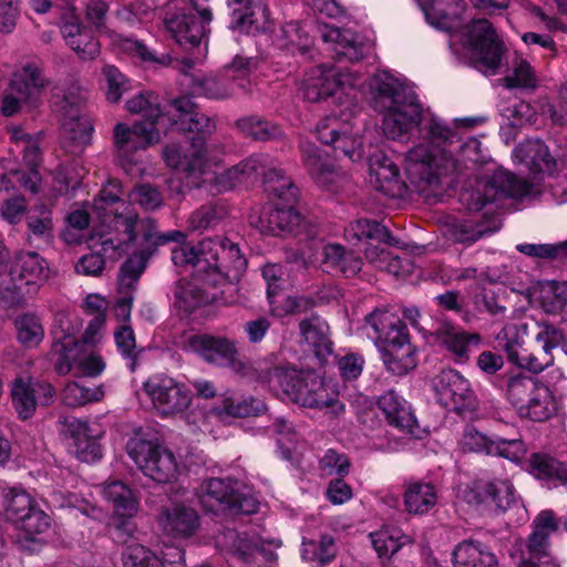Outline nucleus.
Here are the masks:
<instances>
[{"label": "nucleus", "mask_w": 567, "mask_h": 567, "mask_svg": "<svg viewBox=\"0 0 567 567\" xmlns=\"http://www.w3.org/2000/svg\"><path fill=\"white\" fill-rule=\"evenodd\" d=\"M175 266H192V279L175 291L176 305L186 312L218 300L217 287L238 281L247 268L239 246L228 238H205L197 245L172 250Z\"/></svg>", "instance_id": "nucleus-3"}, {"label": "nucleus", "mask_w": 567, "mask_h": 567, "mask_svg": "<svg viewBox=\"0 0 567 567\" xmlns=\"http://www.w3.org/2000/svg\"><path fill=\"white\" fill-rule=\"evenodd\" d=\"M467 306L473 315V318L477 313H488L492 316L502 315L506 308L498 303L497 297L494 291L486 289L483 286H476L474 292L471 296V300Z\"/></svg>", "instance_id": "nucleus-53"}, {"label": "nucleus", "mask_w": 567, "mask_h": 567, "mask_svg": "<svg viewBox=\"0 0 567 567\" xmlns=\"http://www.w3.org/2000/svg\"><path fill=\"white\" fill-rule=\"evenodd\" d=\"M227 3L230 9V29L246 34H254L259 30L255 19V0H228Z\"/></svg>", "instance_id": "nucleus-46"}, {"label": "nucleus", "mask_w": 567, "mask_h": 567, "mask_svg": "<svg viewBox=\"0 0 567 567\" xmlns=\"http://www.w3.org/2000/svg\"><path fill=\"white\" fill-rule=\"evenodd\" d=\"M308 27L307 23L297 20L285 22L275 35L278 47L292 52H305L312 42Z\"/></svg>", "instance_id": "nucleus-44"}, {"label": "nucleus", "mask_w": 567, "mask_h": 567, "mask_svg": "<svg viewBox=\"0 0 567 567\" xmlns=\"http://www.w3.org/2000/svg\"><path fill=\"white\" fill-rule=\"evenodd\" d=\"M463 9L462 0H430L423 7L426 21L437 30L447 33L458 25Z\"/></svg>", "instance_id": "nucleus-34"}, {"label": "nucleus", "mask_w": 567, "mask_h": 567, "mask_svg": "<svg viewBox=\"0 0 567 567\" xmlns=\"http://www.w3.org/2000/svg\"><path fill=\"white\" fill-rule=\"evenodd\" d=\"M4 517L22 530L19 544L22 548L34 551L41 546L40 535L51 526L49 515L41 509L33 498H2Z\"/></svg>", "instance_id": "nucleus-11"}, {"label": "nucleus", "mask_w": 567, "mask_h": 567, "mask_svg": "<svg viewBox=\"0 0 567 567\" xmlns=\"http://www.w3.org/2000/svg\"><path fill=\"white\" fill-rule=\"evenodd\" d=\"M543 532H532L520 551L518 567H547L550 561V542Z\"/></svg>", "instance_id": "nucleus-40"}, {"label": "nucleus", "mask_w": 567, "mask_h": 567, "mask_svg": "<svg viewBox=\"0 0 567 567\" xmlns=\"http://www.w3.org/2000/svg\"><path fill=\"white\" fill-rule=\"evenodd\" d=\"M289 400L305 408L323 411L331 417H338L344 412V404L338 395L330 393L323 380L313 373H301Z\"/></svg>", "instance_id": "nucleus-17"}, {"label": "nucleus", "mask_w": 567, "mask_h": 567, "mask_svg": "<svg viewBox=\"0 0 567 567\" xmlns=\"http://www.w3.org/2000/svg\"><path fill=\"white\" fill-rule=\"evenodd\" d=\"M61 33L81 60H93L100 54L99 40L90 28L81 23L73 6H68L61 16Z\"/></svg>", "instance_id": "nucleus-22"}, {"label": "nucleus", "mask_w": 567, "mask_h": 567, "mask_svg": "<svg viewBox=\"0 0 567 567\" xmlns=\"http://www.w3.org/2000/svg\"><path fill=\"white\" fill-rule=\"evenodd\" d=\"M236 126L246 137L255 141L266 142L278 140L282 136L280 126L257 115L238 118Z\"/></svg>", "instance_id": "nucleus-47"}, {"label": "nucleus", "mask_w": 567, "mask_h": 567, "mask_svg": "<svg viewBox=\"0 0 567 567\" xmlns=\"http://www.w3.org/2000/svg\"><path fill=\"white\" fill-rule=\"evenodd\" d=\"M365 323L372 330L368 336L380 350L389 372L401 377L415 368V349L410 341L408 328L394 312L375 309L365 316Z\"/></svg>", "instance_id": "nucleus-6"}, {"label": "nucleus", "mask_w": 567, "mask_h": 567, "mask_svg": "<svg viewBox=\"0 0 567 567\" xmlns=\"http://www.w3.org/2000/svg\"><path fill=\"white\" fill-rule=\"evenodd\" d=\"M302 163L313 182L322 189L337 193L342 188L346 176L315 145L305 144L301 148Z\"/></svg>", "instance_id": "nucleus-26"}, {"label": "nucleus", "mask_w": 567, "mask_h": 567, "mask_svg": "<svg viewBox=\"0 0 567 567\" xmlns=\"http://www.w3.org/2000/svg\"><path fill=\"white\" fill-rule=\"evenodd\" d=\"M82 344L80 341L65 337L62 340L53 342L51 348V360L55 371L61 374H68L74 364L79 365Z\"/></svg>", "instance_id": "nucleus-45"}, {"label": "nucleus", "mask_w": 567, "mask_h": 567, "mask_svg": "<svg viewBox=\"0 0 567 567\" xmlns=\"http://www.w3.org/2000/svg\"><path fill=\"white\" fill-rule=\"evenodd\" d=\"M454 567H498V559L486 545L474 539L458 543L453 550Z\"/></svg>", "instance_id": "nucleus-36"}, {"label": "nucleus", "mask_w": 567, "mask_h": 567, "mask_svg": "<svg viewBox=\"0 0 567 567\" xmlns=\"http://www.w3.org/2000/svg\"><path fill=\"white\" fill-rule=\"evenodd\" d=\"M48 84L49 80L43 73L42 64L30 61L13 72L10 87L11 92L24 100L25 105L35 107Z\"/></svg>", "instance_id": "nucleus-27"}, {"label": "nucleus", "mask_w": 567, "mask_h": 567, "mask_svg": "<svg viewBox=\"0 0 567 567\" xmlns=\"http://www.w3.org/2000/svg\"><path fill=\"white\" fill-rule=\"evenodd\" d=\"M347 231L358 240L374 239L394 247H398L400 244V240L392 236L388 227L377 220L358 219L350 224Z\"/></svg>", "instance_id": "nucleus-49"}, {"label": "nucleus", "mask_w": 567, "mask_h": 567, "mask_svg": "<svg viewBox=\"0 0 567 567\" xmlns=\"http://www.w3.org/2000/svg\"><path fill=\"white\" fill-rule=\"evenodd\" d=\"M535 193V185L525 178H520L507 171L498 169L485 182L482 192L472 194V210H482L487 204H493L503 198L523 199Z\"/></svg>", "instance_id": "nucleus-14"}, {"label": "nucleus", "mask_w": 567, "mask_h": 567, "mask_svg": "<svg viewBox=\"0 0 567 567\" xmlns=\"http://www.w3.org/2000/svg\"><path fill=\"white\" fill-rule=\"evenodd\" d=\"M62 137L73 145L84 147L91 143L93 125L82 115V103L78 96L65 95L60 104Z\"/></svg>", "instance_id": "nucleus-23"}, {"label": "nucleus", "mask_w": 567, "mask_h": 567, "mask_svg": "<svg viewBox=\"0 0 567 567\" xmlns=\"http://www.w3.org/2000/svg\"><path fill=\"white\" fill-rule=\"evenodd\" d=\"M423 131L432 146L421 143L411 148L405 157L406 176L419 192L437 185L443 176L460 172L458 161L451 152L441 147V144L453 142L454 131L437 117H431Z\"/></svg>", "instance_id": "nucleus-4"}, {"label": "nucleus", "mask_w": 567, "mask_h": 567, "mask_svg": "<svg viewBox=\"0 0 567 567\" xmlns=\"http://www.w3.org/2000/svg\"><path fill=\"white\" fill-rule=\"evenodd\" d=\"M143 388L154 408L162 415L184 412L192 402L187 386L166 374L150 377Z\"/></svg>", "instance_id": "nucleus-15"}, {"label": "nucleus", "mask_w": 567, "mask_h": 567, "mask_svg": "<svg viewBox=\"0 0 567 567\" xmlns=\"http://www.w3.org/2000/svg\"><path fill=\"white\" fill-rule=\"evenodd\" d=\"M99 220V226L96 229V236L100 237V230H101V220ZM99 246H101V238H99ZM92 248L94 251L83 255L75 265V271L78 274L84 275V276H93L97 277L102 275L104 268H105V261L109 259V257L105 256L104 251L102 250V247L97 248V244H93Z\"/></svg>", "instance_id": "nucleus-56"}, {"label": "nucleus", "mask_w": 567, "mask_h": 567, "mask_svg": "<svg viewBox=\"0 0 567 567\" xmlns=\"http://www.w3.org/2000/svg\"><path fill=\"white\" fill-rule=\"evenodd\" d=\"M252 71V60L236 55L230 64L225 68V78L228 83L235 87L248 91L250 87V74Z\"/></svg>", "instance_id": "nucleus-55"}, {"label": "nucleus", "mask_w": 567, "mask_h": 567, "mask_svg": "<svg viewBox=\"0 0 567 567\" xmlns=\"http://www.w3.org/2000/svg\"><path fill=\"white\" fill-rule=\"evenodd\" d=\"M514 365L522 370H526L534 374H539L547 368L554 364V354L546 353L542 349L540 351H528L527 349H523L519 352L517 359L513 362Z\"/></svg>", "instance_id": "nucleus-57"}, {"label": "nucleus", "mask_w": 567, "mask_h": 567, "mask_svg": "<svg viewBox=\"0 0 567 567\" xmlns=\"http://www.w3.org/2000/svg\"><path fill=\"white\" fill-rule=\"evenodd\" d=\"M114 342L122 357L128 360L130 369L134 371L138 352L136 350L135 333L132 327L128 324H121L116 328L114 331Z\"/></svg>", "instance_id": "nucleus-59"}, {"label": "nucleus", "mask_w": 567, "mask_h": 567, "mask_svg": "<svg viewBox=\"0 0 567 567\" xmlns=\"http://www.w3.org/2000/svg\"><path fill=\"white\" fill-rule=\"evenodd\" d=\"M274 166V159L265 153H256L243 159L238 164L225 169L214 177L213 189L216 193H226L233 190L237 185L264 176L266 183V174Z\"/></svg>", "instance_id": "nucleus-21"}, {"label": "nucleus", "mask_w": 567, "mask_h": 567, "mask_svg": "<svg viewBox=\"0 0 567 567\" xmlns=\"http://www.w3.org/2000/svg\"><path fill=\"white\" fill-rule=\"evenodd\" d=\"M370 182L390 197H400L404 190L399 166L382 152L373 153L369 158Z\"/></svg>", "instance_id": "nucleus-29"}, {"label": "nucleus", "mask_w": 567, "mask_h": 567, "mask_svg": "<svg viewBox=\"0 0 567 567\" xmlns=\"http://www.w3.org/2000/svg\"><path fill=\"white\" fill-rule=\"evenodd\" d=\"M322 262L328 270L347 278L355 276L363 265L360 256L352 250H347L340 244H328L323 247Z\"/></svg>", "instance_id": "nucleus-39"}, {"label": "nucleus", "mask_w": 567, "mask_h": 567, "mask_svg": "<svg viewBox=\"0 0 567 567\" xmlns=\"http://www.w3.org/2000/svg\"><path fill=\"white\" fill-rule=\"evenodd\" d=\"M68 429L74 439L75 454L80 461L92 463L102 457V447L96 440L89 436L86 422L73 419L68 423Z\"/></svg>", "instance_id": "nucleus-41"}, {"label": "nucleus", "mask_w": 567, "mask_h": 567, "mask_svg": "<svg viewBox=\"0 0 567 567\" xmlns=\"http://www.w3.org/2000/svg\"><path fill=\"white\" fill-rule=\"evenodd\" d=\"M380 558H391L403 546L411 544V537L393 526H383L369 535Z\"/></svg>", "instance_id": "nucleus-43"}, {"label": "nucleus", "mask_w": 567, "mask_h": 567, "mask_svg": "<svg viewBox=\"0 0 567 567\" xmlns=\"http://www.w3.org/2000/svg\"><path fill=\"white\" fill-rule=\"evenodd\" d=\"M122 184L110 179L93 200V213L101 220V247L110 260L124 255L117 284L120 289L133 290L147 268L150 258L159 246L168 243L183 244L186 235L181 230L161 233L152 218H138L131 204L123 198Z\"/></svg>", "instance_id": "nucleus-2"}, {"label": "nucleus", "mask_w": 567, "mask_h": 567, "mask_svg": "<svg viewBox=\"0 0 567 567\" xmlns=\"http://www.w3.org/2000/svg\"><path fill=\"white\" fill-rule=\"evenodd\" d=\"M190 349L207 363L231 368L240 375H247L249 367L238 360L237 344L234 340L210 334H195L189 339Z\"/></svg>", "instance_id": "nucleus-16"}, {"label": "nucleus", "mask_w": 567, "mask_h": 567, "mask_svg": "<svg viewBox=\"0 0 567 567\" xmlns=\"http://www.w3.org/2000/svg\"><path fill=\"white\" fill-rule=\"evenodd\" d=\"M389 425L401 432L412 434L417 421L411 404L396 391L389 390L381 394L377 401Z\"/></svg>", "instance_id": "nucleus-31"}, {"label": "nucleus", "mask_w": 567, "mask_h": 567, "mask_svg": "<svg viewBox=\"0 0 567 567\" xmlns=\"http://www.w3.org/2000/svg\"><path fill=\"white\" fill-rule=\"evenodd\" d=\"M432 386L437 402L457 413L472 410L475 394L470 382L456 370H442L432 380Z\"/></svg>", "instance_id": "nucleus-18"}, {"label": "nucleus", "mask_w": 567, "mask_h": 567, "mask_svg": "<svg viewBox=\"0 0 567 567\" xmlns=\"http://www.w3.org/2000/svg\"><path fill=\"white\" fill-rule=\"evenodd\" d=\"M54 394L50 383L32 378H16L11 385L12 406L22 421L30 420L39 405H49Z\"/></svg>", "instance_id": "nucleus-19"}, {"label": "nucleus", "mask_w": 567, "mask_h": 567, "mask_svg": "<svg viewBox=\"0 0 567 567\" xmlns=\"http://www.w3.org/2000/svg\"><path fill=\"white\" fill-rule=\"evenodd\" d=\"M514 156L534 175H553L557 168V162L550 154L548 146L538 138L519 143L514 150Z\"/></svg>", "instance_id": "nucleus-32"}, {"label": "nucleus", "mask_w": 567, "mask_h": 567, "mask_svg": "<svg viewBox=\"0 0 567 567\" xmlns=\"http://www.w3.org/2000/svg\"><path fill=\"white\" fill-rule=\"evenodd\" d=\"M9 276L19 287L25 286L28 292H37L48 281L50 268L39 252L20 250L10 260Z\"/></svg>", "instance_id": "nucleus-20"}, {"label": "nucleus", "mask_w": 567, "mask_h": 567, "mask_svg": "<svg viewBox=\"0 0 567 567\" xmlns=\"http://www.w3.org/2000/svg\"><path fill=\"white\" fill-rule=\"evenodd\" d=\"M17 340L24 348H37L44 338V328L41 319L35 313L27 312L14 320Z\"/></svg>", "instance_id": "nucleus-48"}, {"label": "nucleus", "mask_w": 567, "mask_h": 567, "mask_svg": "<svg viewBox=\"0 0 567 567\" xmlns=\"http://www.w3.org/2000/svg\"><path fill=\"white\" fill-rule=\"evenodd\" d=\"M203 506L216 517L251 515L258 511V498H204Z\"/></svg>", "instance_id": "nucleus-42"}, {"label": "nucleus", "mask_w": 567, "mask_h": 567, "mask_svg": "<svg viewBox=\"0 0 567 567\" xmlns=\"http://www.w3.org/2000/svg\"><path fill=\"white\" fill-rule=\"evenodd\" d=\"M527 334V324L508 323L497 333L496 341L507 360L513 363L524 349V338Z\"/></svg>", "instance_id": "nucleus-51"}, {"label": "nucleus", "mask_w": 567, "mask_h": 567, "mask_svg": "<svg viewBox=\"0 0 567 567\" xmlns=\"http://www.w3.org/2000/svg\"><path fill=\"white\" fill-rule=\"evenodd\" d=\"M239 482L231 477H212L203 482V496H241Z\"/></svg>", "instance_id": "nucleus-63"}, {"label": "nucleus", "mask_w": 567, "mask_h": 567, "mask_svg": "<svg viewBox=\"0 0 567 567\" xmlns=\"http://www.w3.org/2000/svg\"><path fill=\"white\" fill-rule=\"evenodd\" d=\"M349 81L334 68L319 65L310 71L303 80L302 91L306 100L318 102L324 97L334 95Z\"/></svg>", "instance_id": "nucleus-30"}, {"label": "nucleus", "mask_w": 567, "mask_h": 567, "mask_svg": "<svg viewBox=\"0 0 567 567\" xmlns=\"http://www.w3.org/2000/svg\"><path fill=\"white\" fill-rule=\"evenodd\" d=\"M127 111L140 113L144 121L132 126L117 123L113 130L114 146L117 155L128 162H134V154L159 141L156 123L172 131L195 133L185 145L169 144L163 151L167 166L187 176H199L206 166V141L215 132V121L196 110L188 96H178L167 101L164 106L158 96L152 92L140 93L126 102Z\"/></svg>", "instance_id": "nucleus-1"}, {"label": "nucleus", "mask_w": 567, "mask_h": 567, "mask_svg": "<svg viewBox=\"0 0 567 567\" xmlns=\"http://www.w3.org/2000/svg\"><path fill=\"white\" fill-rule=\"evenodd\" d=\"M372 106L383 113L382 130L388 138H403L421 122L422 106L416 94L386 71L371 81Z\"/></svg>", "instance_id": "nucleus-5"}, {"label": "nucleus", "mask_w": 567, "mask_h": 567, "mask_svg": "<svg viewBox=\"0 0 567 567\" xmlns=\"http://www.w3.org/2000/svg\"><path fill=\"white\" fill-rule=\"evenodd\" d=\"M505 395L516 408L519 417L532 422H547L559 411V400L555 391L542 380L522 372L507 378Z\"/></svg>", "instance_id": "nucleus-8"}, {"label": "nucleus", "mask_w": 567, "mask_h": 567, "mask_svg": "<svg viewBox=\"0 0 567 567\" xmlns=\"http://www.w3.org/2000/svg\"><path fill=\"white\" fill-rule=\"evenodd\" d=\"M317 137L321 143L331 145L337 157L344 156L352 162L362 157L361 140L350 132L349 125H343L341 128L334 116H329L318 124Z\"/></svg>", "instance_id": "nucleus-24"}, {"label": "nucleus", "mask_w": 567, "mask_h": 567, "mask_svg": "<svg viewBox=\"0 0 567 567\" xmlns=\"http://www.w3.org/2000/svg\"><path fill=\"white\" fill-rule=\"evenodd\" d=\"M503 84L507 89H535L536 87V75L530 64L524 60L514 68L512 74L506 75L503 79Z\"/></svg>", "instance_id": "nucleus-61"}, {"label": "nucleus", "mask_w": 567, "mask_h": 567, "mask_svg": "<svg viewBox=\"0 0 567 567\" xmlns=\"http://www.w3.org/2000/svg\"><path fill=\"white\" fill-rule=\"evenodd\" d=\"M528 466L536 478L567 488V461H559L547 453H533Z\"/></svg>", "instance_id": "nucleus-38"}, {"label": "nucleus", "mask_w": 567, "mask_h": 567, "mask_svg": "<svg viewBox=\"0 0 567 567\" xmlns=\"http://www.w3.org/2000/svg\"><path fill=\"white\" fill-rule=\"evenodd\" d=\"M434 303L441 311L453 312L465 322L473 320L470 307L463 302L461 292L457 290H445L433 298Z\"/></svg>", "instance_id": "nucleus-58"}, {"label": "nucleus", "mask_w": 567, "mask_h": 567, "mask_svg": "<svg viewBox=\"0 0 567 567\" xmlns=\"http://www.w3.org/2000/svg\"><path fill=\"white\" fill-rule=\"evenodd\" d=\"M127 453L141 471L158 484L175 482L179 465L174 453L167 447L144 439H131Z\"/></svg>", "instance_id": "nucleus-10"}, {"label": "nucleus", "mask_w": 567, "mask_h": 567, "mask_svg": "<svg viewBox=\"0 0 567 567\" xmlns=\"http://www.w3.org/2000/svg\"><path fill=\"white\" fill-rule=\"evenodd\" d=\"M433 334L439 344L444 347L457 363L467 362L471 344L477 346L481 341L478 333L463 331L447 322L441 323Z\"/></svg>", "instance_id": "nucleus-33"}, {"label": "nucleus", "mask_w": 567, "mask_h": 567, "mask_svg": "<svg viewBox=\"0 0 567 567\" xmlns=\"http://www.w3.org/2000/svg\"><path fill=\"white\" fill-rule=\"evenodd\" d=\"M228 215L226 205L221 202L208 203L192 213L188 223L189 228L204 231L216 227Z\"/></svg>", "instance_id": "nucleus-50"}, {"label": "nucleus", "mask_w": 567, "mask_h": 567, "mask_svg": "<svg viewBox=\"0 0 567 567\" xmlns=\"http://www.w3.org/2000/svg\"><path fill=\"white\" fill-rule=\"evenodd\" d=\"M213 20V13L209 8L199 9L197 6L175 8L172 11V4H168L164 17V28L171 39L174 40L184 50L200 51V44L204 43V50H207V37L209 33V23Z\"/></svg>", "instance_id": "nucleus-9"}, {"label": "nucleus", "mask_w": 567, "mask_h": 567, "mask_svg": "<svg viewBox=\"0 0 567 567\" xmlns=\"http://www.w3.org/2000/svg\"><path fill=\"white\" fill-rule=\"evenodd\" d=\"M257 380L267 384L276 395H291L301 372L288 365L272 367L268 363H260L256 369Z\"/></svg>", "instance_id": "nucleus-35"}, {"label": "nucleus", "mask_w": 567, "mask_h": 567, "mask_svg": "<svg viewBox=\"0 0 567 567\" xmlns=\"http://www.w3.org/2000/svg\"><path fill=\"white\" fill-rule=\"evenodd\" d=\"M320 33L322 41L331 45L329 50L339 62H358L362 60L370 50L364 39L349 29L324 25L320 30Z\"/></svg>", "instance_id": "nucleus-25"}, {"label": "nucleus", "mask_w": 567, "mask_h": 567, "mask_svg": "<svg viewBox=\"0 0 567 567\" xmlns=\"http://www.w3.org/2000/svg\"><path fill=\"white\" fill-rule=\"evenodd\" d=\"M218 410L220 414L234 417H250L262 414L267 406L262 400L252 396L241 399L226 398Z\"/></svg>", "instance_id": "nucleus-52"}, {"label": "nucleus", "mask_w": 567, "mask_h": 567, "mask_svg": "<svg viewBox=\"0 0 567 567\" xmlns=\"http://www.w3.org/2000/svg\"><path fill=\"white\" fill-rule=\"evenodd\" d=\"M302 338L313 349L316 357L324 361L333 352V343L329 337V326L318 315L302 320L299 323Z\"/></svg>", "instance_id": "nucleus-37"}, {"label": "nucleus", "mask_w": 567, "mask_h": 567, "mask_svg": "<svg viewBox=\"0 0 567 567\" xmlns=\"http://www.w3.org/2000/svg\"><path fill=\"white\" fill-rule=\"evenodd\" d=\"M193 91L197 95L214 100L227 99L234 93L233 86L223 76H206L194 80Z\"/></svg>", "instance_id": "nucleus-54"}, {"label": "nucleus", "mask_w": 567, "mask_h": 567, "mask_svg": "<svg viewBox=\"0 0 567 567\" xmlns=\"http://www.w3.org/2000/svg\"><path fill=\"white\" fill-rule=\"evenodd\" d=\"M463 39L472 52L474 66L485 74H496L504 45L493 24L486 19L473 20L465 27Z\"/></svg>", "instance_id": "nucleus-12"}, {"label": "nucleus", "mask_w": 567, "mask_h": 567, "mask_svg": "<svg viewBox=\"0 0 567 567\" xmlns=\"http://www.w3.org/2000/svg\"><path fill=\"white\" fill-rule=\"evenodd\" d=\"M124 567H165L161 559L150 549L132 543L123 553Z\"/></svg>", "instance_id": "nucleus-60"}, {"label": "nucleus", "mask_w": 567, "mask_h": 567, "mask_svg": "<svg viewBox=\"0 0 567 567\" xmlns=\"http://www.w3.org/2000/svg\"><path fill=\"white\" fill-rule=\"evenodd\" d=\"M158 523L173 538L186 539L195 535L200 526L196 509L182 503H173L162 509Z\"/></svg>", "instance_id": "nucleus-28"}, {"label": "nucleus", "mask_w": 567, "mask_h": 567, "mask_svg": "<svg viewBox=\"0 0 567 567\" xmlns=\"http://www.w3.org/2000/svg\"><path fill=\"white\" fill-rule=\"evenodd\" d=\"M130 200L138 204L145 210H154L163 205V197L157 188L142 184L130 193Z\"/></svg>", "instance_id": "nucleus-64"}, {"label": "nucleus", "mask_w": 567, "mask_h": 567, "mask_svg": "<svg viewBox=\"0 0 567 567\" xmlns=\"http://www.w3.org/2000/svg\"><path fill=\"white\" fill-rule=\"evenodd\" d=\"M266 190L278 202L259 217L257 227L260 233L271 236L295 233L302 221V216L295 208L299 188L282 169L270 168L266 174Z\"/></svg>", "instance_id": "nucleus-7"}, {"label": "nucleus", "mask_w": 567, "mask_h": 567, "mask_svg": "<svg viewBox=\"0 0 567 567\" xmlns=\"http://www.w3.org/2000/svg\"><path fill=\"white\" fill-rule=\"evenodd\" d=\"M461 446L464 452L503 457L513 463H519L527 453L523 440L487 435L470 424L464 427Z\"/></svg>", "instance_id": "nucleus-13"}, {"label": "nucleus", "mask_w": 567, "mask_h": 567, "mask_svg": "<svg viewBox=\"0 0 567 567\" xmlns=\"http://www.w3.org/2000/svg\"><path fill=\"white\" fill-rule=\"evenodd\" d=\"M102 72L107 85L106 99L112 103L118 102L127 90V79L113 65H105Z\"/></svg>", "instance_id": "nucleus-62"}]
</instances>
